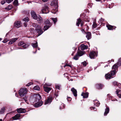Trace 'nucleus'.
Returning <instances> with one entry per match:
<instances>
[{
  "label": "nucleus",
  "instance_id": "34",
  "mask_svg": "<svg viewBox=\"0 0 121 121\" xmlns=\"http://www.w3.org/2000/svg\"><path fill=\"white\" fill-rule=\"evenodd\" d=\"M14 5L17 6L18 5V3L17 0H15L13 2Z\"/></svg>",
  "mask_w": 121,
  "mask_h": 121
},
{
  "label": "nucleus",
  "instance_id": "7",
  "mask_svg": "<svg viewBox=\"0 0 121 121\" xmlns=\"http://www.w3.org/2000/svg\"><path fill=\"white\" fill-rule=\"evenodd\" d=\"M97 56L96 53L95 51H92L90 52L89 55L90 58L91 59H93L95 57Z\"/></svg>",
  "mask_w": 121,
  "mask_h": 121
},
{
  "label": "nucleus",
  "instance_id": "35",
  "mask_svg": "<svg viewBox=\"0 0 121 121\" xmlns=\"http://www.w3.org/2000/svg\"><path fill=\"white\" fill-rule=\"evenodd\" d=\"M31 45L34 48L38 46L37 43V42L35 43H32Z\"/></svg>",
  "mask_w": 121,
  "mask_h": 121
},
{
  "label": "nucleus",
  "instance_id": "33",
  "mask_svg": "<svg viewBox=\"0 0 121 121\" xmlns=\"http://www.w3.org/2000/svg\"><path fill=\"white\" fill-rule=\"evenodd\" d=\"M5 108H1L0 110V114H2L5 111Z\"/></svg>",
  "mask_w": 121,
  "mask_h": 121
},
{
  "label": "nucleus",
  "instance_id": "23",
  "mask_svg": "<svg viewBox=\"0 0 121 121\" xmlns=\"http://www.w3.org/2000/svg\"><path fill=\"white\" fill-rule=\"evenodd\" d=\"M117 94L118 96L120 98H121V92L120 90H117L116 91Z\"/></svg>",
  "mask_w": 121,
  "mask_h": 121
},
{
  "label": "nucleus",
  "instance_id": "54",
  "mask_svg": "<svg viewBox=\"0 0 121 121\" xmlns=\"http://www.w3.org/2000/svg\"><path fill=\"white\" fill-rule=\"evenodd\" d=\"M99 104H100V103H99V102H98L97 103H96V104H95V105L96 106L98 107L99 106Z\"/></svg>",
  "mask_w": 121,
  "mask_h": 121
},
{
  "label": "nucleus",
  "instance_id": "4",
  "mask_svg": "<svg viewBox=\"0 0 121 121\" xmlns=\"http://www.w3.org/2000/svg\"><path fill=\"white\" fill-rule=\"evenodd\" d=\"M34 32V34H37L38 36H39L43 33V31L42 30L41 27L39 26L35 30Z\"/></svg>",
  "mask_w": 121,
  "mask_h": 121
},
{
  "label": "nucleus",
  "instance_id": "32",
  "mask_svg": "<svg viewBox=\"0 0 121 121\" xmlns=\"http://www.w3.org/2000/svg\"><path fill=\"white\" fill-rule=\"evenodd\" d=\"M34 90H40V88L38 86H35L34 88Z\"/></svg>",
  "mask_w": 121,
  "mask_h": 121
},
{
  "label": "nucleus",
  "instance_id": "21",
  "mask_svg": "<svg viewBox=\"0 0 121 121\" xmlns=\"http://www.w3.org/2000/svg\"><path fill=\"white\" fill-rule=\"evenodd\" d=\"M112 76L109 73H108L105 75V77L106 79H108L112 78Z\"/></svg>",
  "mask_w": 121,
  "mask_h": 121
},
{
  "label": "nucleus",
  "instance_id": "50",
  "mask_svg": "<svg viewBox=\"0 0 121 121\" xmlns=\"http://www.w3.org/2000/svg\"><path fill=\"white\" fill-rule=\"evenodd\" d=\"M117 84H118L117 82H116V81H115V82H114L113 83V85H114L115 86L116 85L117 86Z\"/></svg>",
  "mask_w": 121,
  "mask_h": 121
},
{
  "label": "nucleus",
  "instance_id": "6",
  "mask_svg": "<svg viewBox=\"0 0 121 121\" xmlns=\"http://www.w3.org/2000/svg\"><path fill=\"white\" fill-rule=\"evenodd\" d=\"M33 99L35 100V102H36L39 100L41 98V96L39 94H34L33 96Z\"/></svg>",
  "mask_w": 121,
  "mask_h": 121
},
{
  "label": "nucleus",
  "instance_id": "61",
  "mask_svg": "<svg viewBox=\"0 0 121 121\" xmlns=\"http://www.w3.org/2000/svg\"><path fill=\"white\" fill-rule=\"evenodd\" d=\"M110 96V95L109 94H108L107 95V97H108L109 98V97Z\"/></svg>",
  "mask_w": 121,
  "mask_h": 121
},
{
  "label": "nucleus",
  "instance_id": "31",
  "mask_svg": "<svg viewBox=\"0 0 121 121\" xmlns=\"http://www.w3.org/2000/svg\"><path fill=\"white\" fill-rule=\"evenodd\" d=\"M12 8V6L11 5H9L5 9L8 10H9L11 9Z\"/></svg>",
  "mask_w": 121,
  "mask_h": 121
},
{
  "label": "nucleus",
  "instance_id": "57",
  "mask_svg": "<svg viewBox=\"0 0 121 121\" xmlns=\"http://www.w3.org/2000/svg\"><path fill=\"white\" fill-rule=\"evenodd\" d=\"M67 100L69 101H70L71 100V98L70 97H68L67 98Z\"/></svg>",
  "mask_w": 121,
  "mask_h": 121
},
{
  "label": "nucleus",
  "instance_id": "24",
  "mask_svg": "<svg viewBox=\"0 0 121 121\" xmlns=\"http://www.w3.org/2000/svg\"><path fill=\"white\" fill-rule=\"evenodd\" d=\"M109 111V107H107L105 109V112L104 113V115L105 116H106L107 114L108 113Z\"/></svg>",
  "mask_w": 121,
  "mask_h": 121
},
{
  "label": "nucleus",
  "instance_id": "51",
  "mask_svg": "<svg viewBox=\"0 0 121 121\" xmlns=\"http://www.w3.org/2000/svg\"><path fill=\"white\" fill-rule=\"evenodd\" d=\"M44 85L49 86L51 85V84H48L47 83H45Z\"/></svg>",
  "mask_w": 121,
  "mask_h": 121
},
{
  "label": "nucleus",
  "instance_id": "53",
  "mask_svg": "<svg viewBox=\"0 0 121 121\" xmlns=\"http://www.w3.org/2000/svg\"><path fill=\"white\" fill-rule=\"evenodd\" d=\"M99 101L98 100H96L94 101V104H96Z\"/></svg>",
  "mask_w": 121,
  "mask_h": 121
},
{
  "label": "nucleus",
  "instance_id": "3",
  "mask_svg": "<svg viewBox=\"0 0 121 121\" xmlns=\"http://www.w3.org/2000/svg\"><path fill=\"white\" fill-rule=\"evenodd\" d=\"M27 90L26 88H21L19 92V94L21 97H22L24 95L26 94Z\"/></svg>",
  "mask_w": 121,
  "mask_h": 121
},
{
  "label": "nucleus",
  "instance_id": "37",
  "mask_svg": "<svg viewBox=\"0 0 121 121\" xmlns=\"http://www.w3.org/2000/svg\"><path fill=\"white\" fill-rule=\"evenodd\" d=\"M117 64L118 66L121 65V58H120Z\"/></svg>",
  "mask_w": 121,
  "mask_h": 121
},
{
  "label": "nucleus",
  "instance_id": "49",
  "mask_svg": "<svg viewBox=\"0 0 121 121\" xmlns=\"http://www.w3.org/2000/svg\"><path fill=\"white\" fill-rule=\"evenodd\" d=\"M32 84H33V83L32 82H30L28 83L27 84L26 86H30V85H32Z\"/></svg>",
  "mask_w": 121,
  "mask_h": 121
},
{
  "label": "nucleus",
  "instance_id": "58",
  "mask_svg": "<svg viewBox=\"0 0 121 121\" xmlns=\"http://www.w3.org/2000/svg\"><path fill=\"white\" fill-rule=\"evenodd\" d=\"M99 20L100 21L103 22V21L104 20V19H102V18H101Z\"/></svg>",
  "mask_w": 121,
  "mask_h": 121
},
{
  "label": "nucleus",
  "instance_id": "40",
  "mask_svg": "<svg viewBox=\"0 0 121 121\" xmlns=\"http://www.w3.org/2000/svg\"><path fill=\"white\" fill-rule=\"evenodd\" d=\"M52 19L54 22V24H55L56 22H57V18H52Z\"/></svg>",
  "mask_w": 121,
  "mask_h": 121
},
{
  "label": "nucleus",
  "instance_id": "44",
  "mask_svg": "<svg viewBox=\"0 0 121 121\" xmlns=\"http://www.w3.org/2000/svg\"><path fill=\"white\" fill-rule=\"evenodd\" d=\"M28 45L27 44H25V45H24L22 46V47L25 48H27L28 47Z\"/></svg>",
  "mask_w": 121,
  "mask_h": 121
},
{
  "label": "nucleus",
  "instance_id": "29",
  "mask_svg": "<svg viewBox=\"0 0 121 121\" xmlns=\"http://www.w3.org/2000/svg\"><path fill=\"white\" fill-rule=\"evenodd\" d=\"M116 70H114L111 71V75L112 76H114L115 74Z\"/></svg>",
  "mask_w": 121,
  "mask_h": 121
},
{
  "label": "nucleus",
  "instance_id": "59",
  "mask_svg": "<svg viewBox=\"0 0 121 121\" xmlns=\"http://www.w3.org/2000/svg\"><path fill=\"white\" fill-rule=\"evenodd\" d=\"M82 31L83 33L85 32L84 31V29H82Z\"/></svg>",
  "mask_w": 121,
  "mask_h": 121
},
{
  "label": "nucleus",
  "instance_id": "41",
  "mask_svg": "<svg viewBox=\"0 0 121 121\" xmlns=\"http://www.w3.org/2000/svg\"><path fill=\"white\" fill-rule=\"evenodd\" d=\"M65 107V105L63 104H61V105L60 106V109H62L64 108Z\"/></svg>",
  "mask_w": 121,
  "mask_h": 121
},
{
  "label": "nucleus",
  "instance_id": "46",
  "mask_svg": "<svg viewBox=\"0 0 121 121\" xmlns=\"http://www.w3.org/2000/svg\"><path fill=\"white\" fill-rule=\"evenodd\" d=\"M23 98L25 101L26 102L27 100V96H25Z\"/></svg>",
  "mask_w": 121,
  "mask_h": 121
},
{
  "label": "nucleus",
  "instance_id": "16",
  "mask_svg": "<svg viewBox=\"0 0 121 121\" xmlns=\"http://www.w3.org/2000/svg\"><path fill=\"white\" fill-rule=\"evenodd\" d=\"M20 117V114H17L15 116L12 117L13 120H17L19 119Z\"/></svg>",
  "mask_w": 121,
  "mask_h": 121
},
{
  "label": "nucleus",
  "instance_id": "26",
  "mask_svg": "<svg viewBox=\"0 0 121 121\" xmlns=\"http://www.w3.org/2000/svg\"><path fill=\"white\" fill-rule=\"evenodd\" d=\"M82 21L80 19H77V22L76 25L78 26H79V24Z\"/></svg>",
  "mask_w": 121,
  "mask_h": 121
},
{
  "label": "nucleus",
  "instance_id": "62",
  "mask_svg": "<svg viewBox=\"0 0 121 121\" xmlns=\"http://www.w3.org/2000/svg\"><path fill=\"white\" fill-rule=\"evenodd\" d=\"M83 24L82 23L81 24V26H83Z\"/></svg>",
  "mask_w": 121,
  "mask_h": 121
},
{
  "label": "nucleus",
  "instance_id": "10",
  "mask_svg": "<svg viewBox=\"0 0 121 121\" xmlns=\"http://www.w3.org/2000/svg\"><path fill=\"white\" fill-rule=\"evenodd\" d=\"M31 13L32 17L34 19H35L37 18L38 16H37L35 12L34 11H32L31 12Z\"/></svg>",
  "mask_w": 121,
  "mask_h": 121
},
{
  "label": "nucleus",
  "instance_id": "2",
  "mask_svg": "<svg viewBox=\"0 0 121 121\" xmlns=\"http://www.w3.org/2000/svg\"><path fill=\"white\" fill-rule=\"evenodd\" d=\"M48 5L47 4H44L43 6L42 9L40 12V13H48L46 12L49 10V8L48 7Z\"/></svg>",
  "mask_w": 121,
  "mask_h": 121
},
{
  "label": "nucleus",
  "instance_id": "56",
  "mask_svg": "<svg viewBox=\"0 0 121 121\" xmlns=\"http://www.w3.org/2000/svg\"><path fill=\"white\" fill-rule=\"evenodd\" d=\"M65 66H69L71 67H72L71 65L70 64H66V65L64 66V67H65Z\"/></svg>",
  "mask_w": 121,
  "mask_h": 121
},
{
  "label": "nucleus",
  "instance_id": "20",
  "mask_svg": "<svg viewBox=\"0 0 121 121\" xmlns=\"http://www.w3.org/2000/svg\"><path fill=\"white\" fill-rule=\"evenodd\" d=\"M81 49L82 50H84L85 49H87L88 47L87 45H86L84 44H82L80 46Z\"/></svg>",
  "mask_w": 121,
  "mask_h": 121
},
{
  "label": "nucleus",
  "instance_id": "47",
  "mask_svg": "<svg viewBox=\"0 0 121 121\" xmlns=\"http://www.w3.org/2000/svg\"><path fill=\"white\" fill-rule=\"evenodd\" d=\"M120 88H121V83H118L117 84V86Z\"/></svg>",
  "mask_w": 121,
  "mask_h": 121
},
{
  "label": "nucleus",
  "instance_id": "60",
  "mask_svg": "<svg viewBox=\"0 0 121 121\" xmlns=\"http://www.w3.org/2000/svg\"><path fill=\"white\" fill-rule=\"evenodd\" d=\"M42 1L44 2H46L48 0H42Z\"/></svg>",
  "mask_w": 121,
  "mask_h": 121
},
{
  "label": "nucleus",
  "instance_id": "42",
  "mask_svg": "<svg viewBox=\"0 0 121 121\" xmlns=\"http://www.w3.org/2000/svg\"><path fill=\"white\" fill-rule=\"evenodd\" d=\"M92 26L93 28H95L97 27V25L95 22H94Z\"/></svg>",
  "mask_w": 121,
  "mask_h": 121
},
{
  "label": "nucleus",
  "instance_id": "25",
  "mask_svg": "<svg viewBox=\"0 0 121 121\" xmlns=\"http://www.w3.org/2000/svg\"><path fill=\"white\" fill-rule=\"evenodd\" d=\"M96 86L98 89H101L103 86V85L100 84H96Z\"/></svg>",
  "mask_w": 121,
  "mask_h": 121
},
{
  "label": "nucleus",
  "instance_id": "63",
  "mask_svg": "<svg viewBox=\"0 0 121 121\" xmlns=\"http://www.w3.org/2000/svg\"><path fill=\"white\" fill-rule=\"evenodd\" d=\"M12 112H10L9 113H8L6 115H8L9 114H10Z\"/></svg>",
  "mask_w": 121,
  "mask_h": 121
},
{
  "label": "nucleus",
  "instance_id": "13",
  "mask_svg": "<svg viewBox=\"0 0 121 121\" xmlns=\"http://www.w3.org/2000/svg\"><path fill=\"white\" fill-rule=\"evenodd\" d=\"M18 39V38H17L11 39L10 40V41L9 42V44H13L14 43L16 40H17Z\"/></svg>",
  "mask_w": 121,
  "mask_h": 121
},
{
  "label": "nucleus",
  "instance_id": "39",
  "mask_svg": "<svg viewBox=\"0 0 121 121\" xmlns=\"http://www.w3.org/2000/svg\"><path fill=\"white\" fill-rule=\"evenodd\" d=\"M79 56L77 54L74 56L73 59L76 60H78V59Z\"/></svg>",
  "mask_w": 121,
  "mask_h": 121
},
{
  "label": "nucleus",
  "instance_id": "18",
  "mask_svg": "<svg viewBox=\"0 0 121 121\" xmlns=\"http://www.w3.org/2000/svg\"><path fill=\"white\" fill-rule=\"evenodd\" d=\"M52 101V99L50 97H48V99L45 101V104H46L50 103Z\"/></svg>",
  "mask_w": 121,
  "mask_h": 121
},
{
  "label": "nucleus",
  "instance_id": "28",
  "mask_svg": "<svg viewBox=\"0 0 121 121\" xmlns=\"http://www.w3.org/2000/svg\"><path fill=\"white\" fill-rule=\"evenodd\" d=\"M84 53L82 51H79L78 52L77 55L79 56H81L84 54Z\"/></svg>",
  "mask_w": 121,
  "mask_h": 121
},
{
  "label": "nucleus",
  "instance_id": "27",
  "mask_svg": "<svg viewBox=\"0 0 121 121\" xmlns=\"http://www.w3.org/2000/svg\"><path fill=\"white\" fill-rule=\"evenodd\" d=\"M118 68V65L117 64H114L112 67V69L116 70Z\"/></svg>",
  "mask_w": 121,
  "mask_h": 121
},
{
  "label": "nucleus",
  "instance_id": "12",
  "mask_svg": "<svg viewBox=\"0 0 121 121\" xmlns=\"http://www.w3.org/2000/svg\"><path fill=\"white\" fill-rule=\"evenodd\" d=\"M43 104V102L42 101H39L36 103L35 104V106L36 107H38L41 106Z\"/></svg>",
  "mask_w": 121,
  "mask_h": 121
},
{
  "label": "nucleus",
  "instance_id": "55",
  "mask_svg": "<svg viewBox=\"0 0 121 121\" xmlns=\"http://www.w3.org/2000/svg\"><path fill=\"white\" fill-rule=\"evenodd\" d=\"M8 41V40L7 39H4V40L3 42L4 43H6Z\"/></svg>",
  "mask_w": 121,
  "mask_h": 121
},
{
  "label": "nucleus",
  "instance_id": "15",
  "mask_svg": "<svg viewBox=\"0 0 121 121\" xmlns=\"http://www.w3.org/2000/svg\"><path fill=\"white\" fill-rule=\"evenodd\" d=\"M36 19L39 23H41L43 22V19L40 16H38L37 17Z\"/></svg>",
  "mask_w": 121,
  "mask_h": 121
},
{
  "label": "nucleus",
  "instance_id": "22",
  "mask_svg": "<svg viewBox=\"0 0 121 121\" xmlns=\"http://www.w3.org/2000/svg\"><path fill=\"white\" fill-rule=\"evenodd\" d=\"M88 93H82L81 94V95L83 96V98H87L88 96Z\"/></svg>",
  "mask_w": 121,
  "mask_h": 121
},
{
  "label": "nucleus",
  "instance_id": "14",
  "mask_svg": "<svg viewBox=\"0 0 121 121\" xmlns=\"http://www.w3.org/2000/svg\"><path fill=\"white\" fill-rule=\"evenodd\" d=\"M14 26L17 28H19L21 26V25L20 22L19 21L16 22L14 24Z\"/></svg>",
  "mask_w": 121,
  "mask_h": 121
},
{
  "label": "nucleus",
  "instance_id": "52",
  "mask_svg": "<svg viewBox=\"0 0 121 121\" xmlns=\"http://www.w3.org/2000/svg\"><path fill=\"white\" fill-rule=\"evenodd\" d=\"M5 3V1L4 0H3L1 2V3L2 4H4Z\"/></svg>",
  "mask_w": 121,
  "mask_h": 121
},
{
  "label": "nucleus",
  "instance_id": "43",
  "mask_svg": "<svg viewBox=\"0 0 121 121\" xmlns=\"http://www.w3.org/2000/svg\"><path fill=\"white\" fill-rule=\"evenodd\" d=\"M60 85H56V89H59Z\"/></svg>",
  "mask_w": 121,
  "mask_h": 121
},
{
  "label": "nucleus",
  "instance_id": "17",
  "mask_svg": "<svg viewBox=\"0 0 121 121\" xmlns=\"http://www.w3.org/2000/svg\"><path fill=\"white\" fill-rule=\"evenodd\" d=\"M71 91L72 92L74 96L76 97L77 96V91L74 88H73L71 89Z\"/></svg>",
  "mask_w": 121,
  "mask_h": 121
},
{
  "label": "nucleus",
  "instance_id": "9",
  "mask_svg": "<svg viewBox=\"0 0 121 121\" xmlns=\"http://www.w3.org/2000/svg\"><path fill=\"white\" fill-rule=\"evenodd\" d=\"M17 111L19 113H25L26 111L24 109L20 108L17 109Z\"/></svg>",
  "mask_w": 121,
  "mask_h": 121
},
{
  "label": "nucleus",
  "instance_id": "48",
  "mask_svg": "<svg viewBox=\"0 0 121 121\" xmlns=\"http://www.w3.org/2000/svg\"><path fill=\"white\" fill-rule=\"evenodd\" d=\"M82 64L83 66H85L86 65L87 63L85 61L82 62Z\"/></svg>",
  "mask_w": 121,
  "mask_h": 121
},
{
  "label": "nucleus",
  "instance_id": "45",
  "mask_svg": "<svg viewBox=\"0 0 121 121\" xmlns=\"http://www.w3.org/2000/svg\"><path fill=\"white\" fill-rule=\"evenodd\" d=\"M6 2L9 3L11 2H12L13 0H5Z\"/></svg>",
  "mask_w": 121,
  "mask_h": 121
},
{
  "label": "nucleus",
  "instance_id": "30",
  "mask_svg": "<svg viewBox=\"0 0 121 121\" xmlns=\"http://www.w3.org/2000/svg\"><path fill=\"white\" fill-rule=\"evenodd\" d=\"M107 26L108 28V29L109 30H111L112 29V28L113 27V26L109 25H107Z\"/></svg>",
  "mask_w": 121,
  "mask_h": 121
},
{
  "label": "nucleus",
  "instance_id": "5",
  "mask_svg": "<svg viewBox=\"0 0 121 121\" xmlns=\"http://www.w3.org/2000/svg\"><path fill=\"white\" fill-rule=\"evenodd\" d=\"M45 24L46 26L44 27V30H45L49 28L51 25V24L48 20H47L45 22Z\"/></svg>",
  "mask_w": 121,
  "mask_h": 121
},
{
  "label": "nucleus",
  "instance_id": "38",
  "mask_svg": "<svg viewBox=\"0 0 121 121\" xmlns=\"http://www.w3.org/2000/svg\"><path fill=\"white\" fill-rule=\"evenodd\" d=\"M24 44V42L22 41H20L18 43V46H21Z\"/></svg>",
  "mask_w": 121,
  "mask_h": 121
},
{
  "label": "nucleus",
  "instance_id": "64",
  "mask_svg": "<svg viewBox=\"0 0 121 121\" xmlns=\"http://www.w3.org/2000/svg\"><path fill=\"white\" fill-rule=\"evenodd\" d=\"M0 121H2V119H0Z\"/></svg>",
  "mask_w": 121,
  "mask_h": 121
},
{
  "label": "nucleus",
  "instance_id": "19",
  "mask_svg": "<svg viewBox=\"0 0 121 121\" xmlns=\"http://www.w3.org/2000/svg\"><path fill=\"white\" fill-rule=\"evenodd\" d=\"M86 37L87 39L88 40L91 39V33L88 32L86 33Z\"/></svg>",
  "mask_w": 121,
  "mask_h": 121
},
{
  "label": "nucleus",
  "instance_id": "11",
  "mask_svg": "<svg viewBox=\"0 0 121 121\" xmlns=\"http://www.w3.org/2000/svg\"><path fill=\"white\" fill-rule=\"evenodd\" d=\"M44 91L47 93H48L52 89V88L44 86Z\"/></svg>",
  "mask_w": 121,
  "mask_h": 121
},
{
  "label": "nucleus",
  "instance_id": "8",
  "mask_svg": "<svg viewBox=\"0 0 121 121\" xmlns=\"http://www.w3.org/2000/svg\"><path fill=\"white\" fill-rule=\"evenodd\" d=\"M29 21V18L28 17L25 18L23 20V25L25 27H26L27 26V22Z\"/></svg>",
  "mask_w": 121,
  "mask_h": 121
},
{
  "label": "nucleus",
  "instance_id": "1",
  "mask_svg": "<svg viewBox=\"0 0 121 121\" xmlns=\"http://www.w3.org/2000/svg\"><path fill=\"white\" fill-rule=\"evenodd\" d=\"M51 5L55 7V9H53L52 11V12L55 14L58 11V6L57 4V0H54L52 1L51 3Z\"/></svg>",
  "mask_w": 121,
  "mask_h": 121
},
{
  "label": "nucleus",
  "instance_id": "36",
  "mask_svg": "<svg viewBox=\"0 0 121 121\" xmlns=\"http://www.w3.org/2000/svg\"><path fill=\"white\" fill-rule=\"evenodd\" d=\"M32 25L33 26L35 27L36 28H37L38 27L40 26H38L36 23H33Z\"/></svg>",
  "mask_w": 121,
  "mask_h": 121
}]
</instances>
